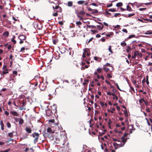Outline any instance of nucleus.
I'll use <instances>...</instances> for the list:
<instances>
[{
	"label": "nucleus",
	"instance_id": "f257e3e1",
	"mask_svg": "<svg viewBox=\"0 0 152 152\" xmlns=\"http://www.w3.org/2000/svg\"><path fill=\"white\" fill-rule=\"evenodd\" d=\"M52 110L48 109L46 110V115L47 116H49L51 115L52 113V111L53 112L56 111L57 106L54 104L53 106L51 107Z\"/></svg>",
	"mask_w": 152,
	"mask_h": 152
},
{
	"label": "nucleus",
	"instance_id": "f03ea898",
	"mask_svg": "<svg viewBox=\"0 0 152 152\" xmlns=\"http://www.w3.org/2000/svg\"><path fill=\"white\" fill-rule=\"evenodd\" d=\"M32 136L35 138L34 139V143L37 142L38 141V140L39 137V134L37 132H34L32 134Z\"/></svg>",
	"mask_w": 152,
	"mask_h": 152
},
{
	"label": "nucleus",
	"instance_id": "7ed1b4c3",
	"mask_svg": "<svg viewBox=\"0 0 152 152\" xmlns=\"http://www.w3.org/2000/svg\"><path fill=\"white\" fill-rule=\"evenodd\" d=\"M43 134V136L45 137H48L50 140H54V137L52 134H49L47 133L46 132H44L42 133Z\"/></svg>",
	"mask_w": 152,
	"mask_h": 152
},
{
	"label": "nucleus",
	"instance_id": "20e7f679",
	"mask_svg": "<svg viewBox=\"0 0 152 152\" xmlns=\"http://www.w3.org/2000/svg\"><path fill=\"white\" fill-rule=\"evenodd\" d=\"M113 144L115 149H117L123 146H122L123 143H122L121 141V143L120 142H118V143L115 142L113 143Z\"/></svg>",
	"mask_w": 152,
	"mask_h": 152
},
{
	"label": "nucleus",
	"instance_id": "39448f33",
	"mask_svg": "<svg viewBox=\"0 0 152 152\" xmlns=\"http://www.w3.org/2000/svg\"><path fill=\"white\" fill-rule=\"evenodd\" d=\"M39 87L40 89L42 91L44 90L46 88V86L43 83H40V84L39 85Z\"/></svg>",
	"mask_w": 152,
	"mask_h": 152
},
{
	"label": "nucleus",
	"instance_id": "423d86ee",
	"mask_svg": "<svg viewBox=\"0 0 152 152\" xmlns=\"http://www.w3.org/2000/svg\"><path fill=\"white\" fill-rule=\"evenodd\" d=\"M103 69L106 72H107L108 73L111 72L113 70V68L111 69V70H110L109 68L107 67H103Z\"/></svg>",
	"mask_w": 152,
	"mask_h": 152
},
{
	"label": "nucleus",
	"instance_id": "0eeeda50",
	"mask_svg": "<svg viewBox=\"0 0 152 152\" xmlns=\"http://www.w3.org/2000/svg\"><path fill=\"white\" fill-rule=\"evenodd\" d=\"M121 141L123 143V145H122V146H124V144L125 143V142L127 141V139L125 138L124 137H122L121 138Z\"/></svg>",
	"mask_w": 152,
	"mask_h": 152
},
{
	"label": "nucleus",
	"instance_id": "6e6552de",
	"mask_svg": "<svg viewBox=\"0 0 152 152\" xmlns=\"http://www.w3.org/2000/svg\"><path fill=\"white\" fill-rule=\"evenodd\" d=\"M55 9L56 10H57L58 9H59V10H57L56 11L57 12H61L62 11V9L61 7H59V6H56L55 7Z\"/></svg>",
	"mask_w": 152,
	"mask_h": 152
},
{
	"label": "nucleus",
	"instance_id": "1a4fd4ad",
	"mask_svg": "<svg viewBox=\"0 0 152 152\" xmlns=\"http://www.w3.org/2000/svg\"><path fill=\"white\" fill-rule=\"evenodd\" d=\"M135 15L134 13H132L131 14H129L128 15L126 14H122V15L125 17L128 18V17H130L131 16H133Z\"/></svg>",
	"mask_w": 152,
	"mask_h": 152
},
{
	"label": "nucleus",
	"instance_id": "9d476101",
	"mask_svg": "<svg viewBox=\"0 0 152 152\" xmlns=\"http://www.w3.org/2000/svg\"><path fill=\"white\" fill-rule=\"evenodd\" d=\"M19 38L20 40H24L26 39V37L23 35H21L18 37Z\"/></svg>",
	"mask_w": 152,
	"mask_h": 152
},
{
	"label": "nucleus",
	"instance_id": "9b49d317",
	"mask_svg": "<svg viewBox=\"0 0 152 152\" xmlns=\"http://www.w3.org/2000/svg\"><path fill=\"white\" fill-rule=\"evenodd\" d=\"M26 131L28 133H31L32 130L30 127H26L25 129Z\"/></svg>",
	"mask_w": 152,
	"mask_h": 152
},
{
	"label": "nucleus",
	"instance_id": "f8f14e48",
	"mask_svg": "<svg viewBox=\"0 0 152 152\" xmlns=\"http://www.w3.org/2000/svg\"><path fill=\"white\" fill-rule=\"evenodd\" d=\"M105 15L107 16V17H109V16H111V14L109 12H108V9H107L105 12Z\"/></svg>",
	"mask_w": 152,
	"mask_h": 152
},
{
	"label": "nucleus",
	"instance_id": "ddd939ff",
	"mask_svg": "<svg viewBox=\"0 0 152 152\" xmlns=\"http://www.w3.org/2000/svg\"><path fill=\"white\" fill-rule=\"evenodd\" d=\"M10 113L15 116H19V114L16 111H11L10 112Z\"/></svg>",
	"mask_w": 152,
	"mask_h": 152
},
{
	"label": "nucleus",
	"instance_id": "4468645a",
	"mask_svg": "<svg viewBox=\"0 0 152 152\" xmlns=\"http://www.w3.org/2000/svg\"><path fill=\"white\" fill-rule=\"evenodd\" d=\"M47 133H48V134H52V133H54L53 131L52 130L51 128L49 127L47 129Z\"/></svg>",
	"mask_w": 152,
	"mask_h": 152
},
{
	"label": "nucleus",
	"instance_id": "2eb2a0df",
	"mask_svg": "<svg viewBox=\"0 0 152 152\" xmlns=\"http://www.w3.org/2000/svg\"><path fill=\"white\" fill-rule=\"evenodd\" d=\"M0 124L1 125V129L2 130H4V124L2 121H0Z\"/></svg>",
	"mask_w": 152,
	"mask_h": 152
},
{
	"label": "nucleus",
	"instance_id": "dca6fc26",
	"mask_svg": "<svg viewBox=\"0 0 152 152\" xmlns=\"http://www.w3.org/2000/svg\"><path fill=\"white\" fill-rule=\"evenodd\" d=\"M76 24L77 26H78V27L79 28H80V25L82 24V23L80 21H77L76 22Z\"/></svg>",
	"mask_w": 152,
	"mask_h": 152
},
{
	"label": "nucleus",
	"instance_id": "f3484780",
	"mask_svg": "<svg viewBox=\"0 0 152 152\" xmlns=\"http://www.w3.org/2000/svg\"><path fill=\"white\" fill-rule=\"evenodd\" d=\"M9 35V32L8 31H6L3 33V35L4 37H8Z\"/></svg>",
	"mask_w": 152,
	"mask_h": 152
},
{
	"label": "nucleus",
	"instance_id": "a211bd4d",
	"mask_svg": "<svg viewBox=\"0 0 152 152\" xmlns=\"http://www.w3.org/2000/svg\"><path fill=\"white\" fill-rule=\"evenodd\" d=\"M137 55V51H135L134 52L133 54V56H132V58L133 59H135L136 57V56Z\"/></svg>",
	"mask_w": 152,
	"mask_h": 152
},
{
	"label": "nucleus",
	"instance_id": "6ab92c4d",
	"mask_svg": "<svg viewBox=\"0 0 152 152\" xmlns=\"http://www.w3.org/2000/svg\"><path fill=\"white\" fill-rule=\"evenodd\" d=\"M97 27L99 28V30H102L104 27V26L103 24H102V25H97Z\"/></svg>",
	"mask_w": 152,
	"mask_h": 152
},
{
	"label": "nucleus",
	"instance_id": "aec40b11",
	"mask_svg": "<svg viewBox=\"0 0 152 152\" xmlns=\"http://www.w3.org/2000/svg\"><path fill=\"white\" fill-rule=\"evenodd\" d=\"M98 12V11L96 9H93V10L91 12L92 14H96Z\"/></svg>",
	"mask_w": 152,
	"mask_h": 152
},
{
	"label": "nucleus",
	"instance_id": "412c9836",
	"mask_svg": "<svg viewBox=\"0 0 152 152\" xmlns=\"http://www.w3.org/2000/svg\"><path fill=\"white\" fill-rule=\"evenodd\" d=\"M108 10L109 12H115L116 11V10L115 8L110 9H108Z\"/></svg>",
	"mask_w": 152,
	"mask_h": 152
},
{
	"label": "nucleus",
	"instance_id": "4be33fe9",
	"mask_svg": "<svg viewBox=\"0 0 152 152\" xmlns=\"http://www.w3.org/2000/svg\"><path fill=\"white\" fill-rule=\"evenodd\" d=\"M131 50V47L129 46H128L127 47V48L126 50V51L127 53L130 52Z\"/></svg>",
	"mask_w": 152,
	"mask_h": 152
},
{
	"label": "nucleus",
	"instance_id": "5701e85b",
	"mask_svg": "<svg viewBox=\"0 0 152 152\" xmlns=\"http://www.w3.org/2000/svg\"><path fill=\"white\" fill-rule=\"evenodd\" d=\"M126 9L128 11H132V8L129 6V5H127V8Z\"/></svg>",
	"mask_w": 152,
	"mask_h": 152
},
{
	"label": "nucleus",
	"instance_id": "b1692460",
	"mask_svg": "<svg viewBox=\"0 0 152 152\" xmlns=\"http://www.w3.org/2000/svg\"><path fill=\"white\" fill-rule=\"evenodd\" d=\"M145 101V99H144L143 98H141L139 100V102L140 103V104L142 105V102H144Z\"/></svg>",
	"mask_w": 152,
	"mask_h": 152
},
{
	"label": "nucleus",
	"instance_id": "393cba45",
	"mask_svg": "<svg viewBox=\"0 0 152 152\" xmlns=\"http://www.w3.org/2000/svg\"><path fill=\"white\" fill-rule=\"evenodd\" d=\"M2 69L4 71H8V68H7V66L6 65H4L3 66Z\"/></svg>",
	"mask_w": 152,
	"mask_h": 152
},
{
	"label": "nucleus",
	"instance_id": "a878e982",
	"mask_svg": "<svg viewBox=\"0 0 152 152\" xmlns=\"http://www.w3.org/2000/svg\"><path fill=\"white\" fill-rule=\"evenodd\" d=\"M24 121L22 118H20L19 120V123L20 125H22Z\"/></svg>",
	"mask_w": 152,
	"mask_h": 152
},
{
	"label": "nucleus",
	"instance_id": "bb28decb",
	"mask_svg": "<svg viewBox=\"0 0 152 152\" xmlns=\"http://www.w3.org/2000/svg\"><path fill=\"white\" fill-rule=\"evenodd\" d=\"M123 5L122 3L121 2H119L117 3L116 4V6L117 7H120L122 6Z\"/></svg>",
	"mask_w": 152,
	"mask_h": 152
},
{
	"label": "nucleus",
	"instance_id": "cd10ccee",
	"mask_svg": "<svg viewBox=\"0 0 152 152\" xmlns=\"http://www.w3.org/2000/svg\"><path fill=\"white\" fill-rule=\"evenodd\" d=\"M108 50H109V52L111 54L113 53V52L112 51V50L111 46V45H110L109 46V48H108Z\"/></svg>",
	"mask_w": 152,
	"mask_h": 152
},
{
	"label": "nucleus",
	"instance_id": "c85d7f7f",
	"mask_svg": "<svg viewBox=\"0 0 152 152\" xmlns=\"http://www.w3.org/2000/svg\"><path fill=\"white\" fill-rule=\"evenodd\" d=\"M88 67V66L87 65H85V66H82L81 67V69L84 70L86 68H87Z\"/></svg>",
	"mask_w": 152,
	"mask_h": 152
},
{
	"label": "nucleus",
	"instance_id": "c756f323",
	"mask_svg": "<svg viewBox=\"0 0 152 152\" xmlns=\"http://www.w3.org/2000/svg\"><path fill=\"white\" fill-rule=\"evenodd\" d=\"M102 71V69L101 68H99L97 69V71L99 73H101Z\"/></svg>",
	"mask_w": 152,
	"mask_h": 152
},
{
	"label": "nucleus",
	"instance_id": "7c9ffc66",
	"mask_svg": "<svg viewBox=\"0 0 152 152\" xmlns=\"http://www.w3.org/2000/svg\"><path fill=\"white\" fill-rule=\"evenodd\" d=\"M58 40L57 39H53V42L54 44L56 45L57 43L58 42Z\"/></svg>",
	"mask_w": 152,
	"mask_h": 152
},
{
	"label": "nucleus",
	"instance_id": "2f4dec72",
	"mask_svg": "<svg viewBox=\"0 0 152 152\" xmlns=\"http://www.w3.org/2000/svg\"><path fill=\"white\" fill-rule=\"evenodd\" d=\"M121 45L123 47H124L126 45V43L125 42H122L121 43Z\"/></svg>",
	"mask_w": 152,
	"mask_h": 152
},
{
	"label": "nucleus",
	"instance_id": "473e14b6",
	"mask_svg": "<svg viewBox=\"0 0 152 152\" xmlns=\"http://www.w3.org/2000/svg\"><path fill=\"white\" fill-rule=\"evenodd\" d=\"M87 27L89 28H95L96 27V26H95L91 25H87Z\"/></svg>",
	"mask_w": 152,
	"mask_h": 152
},
{
	"label": "nucleus",
	"instance_id": "72a5a7b5",
	"mask_svg": "<svg viewBox=\"0 0 152 152\" xmlns=\"http://www.w3.org/2000/svg\"><path fill=\"white\" fill-rule=\"evenodd\" d=\"M146 82L147 85H148L149 84V82L148 81V75L146 76Z\"/></svg>",
	"mask_w": 152,
	"mask_h": 152
},
{
	"label": "nucleus",
	"instance_id": "f704fd0d",
	"mask_svg": "<svg viewBox=\"0 0 152 152\" xmlns=\"http://www.w3.org/2000/svg\"><path fill=\"white\" fill-rule=\"evenodd\" d=\"M72 1H69L68 2V5L69 7H71L72 5Z\"/></svg>",
	"mask_w": 152,
	"mask_h": 152
},
{
	"label": "nucleus",
	"instance_id": "c9c22d12",
	"mask_svg": "<svg viewBox=\"0 0 152 152\" xmlns=\"http://www.w3.org/2000/svg\"><path fill=\"white\" fill-rule=\"evenodd\" d=\"M8 73L9 72L8 71H4V70H3V71H2V74L3 75H4L7 74H8Z\"/></svg>",
	"mask_w": 152,
	"mask_h": 152
},
{
	"label": "nucleus",
	"instance_id": "e433bc0d",
	"mask_svg": "<svg viewBox=\"0 0 152 152\" xmlns=\"http://www.w3.org/2000/svg\"><path fill=\"white\" fill-rule=\"evenodd\" d=\"M104 66H108L110 67H112L113 68V67L109 63H107L106 64L104 65Z\"/></svg>",
	"mask_w": 152,
	"mask_h": 152
},
{
	"label": "nucleus",
	"instance_id": "4c0bfd02",
	"mask_svg": "<svg viewBox=\"0 0 152 152\" xmlns=\"http://www.w3.org/2000/svg\"><path fill=\"white\" fill-rule=\"evenodd\" d=\"M84 1H78L77 3L79 4H82L84 3Z\"/></svg>",
	"mask_w": 152,
	"mask_h": 152
},
{
	"label": "nucleus",
	"instance_id": "58836bf2",
	"mask_svg": "<svg viewBox=\"0 0 152 152\" xmlns=\"http://www.w3.org/2000/svg\"><path fill=\"white\" fill-rule=\"evenodd\" d=\"M112 123V121H111L110 119H109L108 121V125L109 126V127L110 128V125Z\"/></svg>",
	"mask_w": 152,
	"mask_h": 152
},
{
	"label": "nucleus",
	"instance_id": "ea45409f",
	"mask_svg": "<svg viewBox=\"0 0 152 152\" xmlns=\"http://www.w3.org/2000/svg\"><path fill=\"white\" fill-rule=\"evenodd\" d=\"M143 19L145 20L148 21L152 23V20H151V19H148V18H145V19L143 18Z\"/></svg>",
	"mask_w": 152,
	"mask_h": 152
},
{
	"label": "nucleus",
	"instance_id": "a19ab883",
	"mask_svg": "<svg viewBox=\"0 0 152 152\" xmlns=\"http://www.w3.org/2000/svg\"><path fill=\"white\" fill-rule=\"evenodd\" d=\"M145 34H152V32L150 31H147V32L145 33Z\"/></svg>",
	"mask_w": 152,
	"mask_h": 152
},
{
	"label": "nucleus",
	"instance_id": "79ce46f5",
	"mask_svg": "<svg viewBox=\"0 0 152 152\" xmlns=\"http://www.w3.org/2000/svg\"><path fill=\"white\" fill-rule=\"evenodd\" d=\"M113 33L112 32H111L109 34H108L106 35V36L107 37H110L111 35H113Z\"/></svg>",
	"mask_w": 152,
	"mask_h": 152
},
{
	"label": "nucleus",
	"instance_id": "37998d69",
	"mask_svg": "<svg viewBox=\"0 0 152 152\" xmlns=\"http://www.w3.org/2000/svg\"><path fill=\"white\" fill-rule=\"evenodd\" d=\"M85 12L83 10L80 11L79 12V14L82 15H83L85 14Z\"/></svg>",
	"mask_w": 152,
	"mask_h": 152
},
{
	"label": "nucleus",
	"instance_id": "c03bdc74",
	"mask_svg": "<svg viewBox=\"0 0 152 152\" xmlns=\"http://www.w3.org/2000/svg\"><path fill=\"white\" fill-rule=\"evenodd\" d=\"M111 95L113 96H115L116 97V100H117L118 99V97L116 96L115 94L114 93H112Z\"/></svg>",
	"mask_w": 152,
	"mask_h": 152
},
{
	"label": "nucleus",
	"instance_id": "a18cd8bd",
	"mask_svg": "<svg viewBox=\"0 0 152 152\" xmlns=\"http://www.w3.org/2000/svg\"><path fill=\"white\" fill-rule=\"evenodd\" d=\"M135 37V35H129V37H128V38L129 39H131L133 37Z\"/></svg>",
	"mask_w": 152,
	"mask_h": 152
},
{
	"label": "nucleus",
	"instance_id": "49530a36",
	"mask_svg": "<svg viewBox=\"0 0 152 152\" xmlns=\"http://www.w3.org/2000/svg\"><path fill=\"white\" fill-rule=\"evenodd\" d=\"M7 126L8 128H10L11 127V124L9 122H7Z\"/></svg>",
	"mask_w": 152,
	"mask_h": 152
},
{
	"label": "nucleus",
	"instance_id": "de8ad7c7",
	"mask_svg": "<svg viewBox=\"0 0 152 152\" xmlns=\"http://www.w3.org/2000/svg\"><path fill=\"white\" fill-rule=\"evenodd\" d=\"M121 15V14L120 13H115L114 15V17H118V16L119 15Z\"/></svg>",
	"mask_w": 152,
	"mask_h": 152
},
{
	"label": "nucleus",
	"instance_id": "09e8293b",
	"mask_svg": "<svg viewBox=\"0 0 152 152\" xmlns=\"http://www.w3.org/2000/svg\"><path fill=\"white\" fill-rule=\"evenodd\" d=\"M107 77L108 79H110L112 78V76L109 73L107 75Z\"/></svg>",
	"mask_w": 152,
	"mask_h": 152
},
{
	"label": "nucleus",
	"instance_id": "8fccbe9b",
	"mask_svg": "<svg viewBox=\"0 0 152 152\" xmlns=\"http://www.w3.org/2000/svg\"><path fill=\"white\" fill-rule=\"evenodd\" d=\"M25 48L24 47H22L21 48L20 52H24L25 50Z\"/></svg>",
	"mask_w": 152,
	"mask_h": 152
},
{
	"label": "nucleus",
	"instance_id": "3c124183",
	"mask_svg": "<svg viewBox=\"0 0 152 152\" xmlns=\"http://www.w3.org/2000/svg\"><path fill=\"white\" fill-rule=\"evenodd\" d=\"M54 122H55V120L54 119H51V120H49V123H54Z\"/></svg>",
	"mask_w": 152,
	"mask_h": 152
},
{
	"label": "nucleus",
	"instance_id": "603ef678",
	"mask_svg": "<svg viewBox=\"0 0 152 152\" xmlns=\"http://www.w3.org/2000/svg\"><path fill=\"white\" fill-rule=\"evenodd\" d=\"M13 132H10L8 134V135L11 137H12L13 136Z\"/></svg>",
	"mask_w": 152,
	"mask_h": 152
},
{
	"label": "nucleus",
	"instance_id": "864d4df0",
	"mask_svg": "<svg viewBox=\"0 0 152 152\" xmlns=\"http://www.w3.org/2000/svg\"><path fill=\"white\" fill-rule=\"evenodd\" d=\"M146 110L147 112H150L151 110L148 107H146Z\"/></svg>",
	"mask_w": 152,
	"mask_h": 152
},
{
	"label": "nucleus",
	"instance_id": "5fc2aeb1",
	"mask_svg": "<svg viewBox=\"0 0 152 152\" xmlns=\"http://www.w3.org/2000/svg\"><path fill=\"white\" fill-rule=\"evenodd\" d=\"M137 55L140 57L142 56V54L141 53H139L138 51H137Z\"/></svg>",
	"mask_w": 152,
	"mask_h": 152
},
{
	"label": "nucleus",
	"instance_id": "6e6d98bb",
	"mask_svg": "<svg viewBox=\"0 0 152 152\" xmlns=\"http://www.w3.org/2000/svg\"><path fill=\"white\" fill-rule=\"evenodd\" d=\"M4 114L6 115L7 116H8L9 115V113L7 111H5L4 112Z\"/></svg>",
	"mask_w": 152,
	"mask_h": 152
},
{
	"label": "nucleus",
	"instance_id": "4d7b16f0",
	"mask_svg": "<svg viewBox=\"0 0 152 152\" xmlns=\"http://www.w3.org/2000/svg\"><path fill=\"white\" fill-rule=\"evenodd\" d=\"M11 41L13 42L14 44H15L16 42V41L13 39H12Z\"/></svg>",
	"mask_w": 152,
	"mask_h": 152
},
{
	"label": "nucleus",
	"instance_id": "13d9d810",
	"mask_svg": "<svg viewBox=\"0 0 152 152\" xmlns=\"http://www.w3.org/2000/svg\"><path fill=\"white\" fill-rule=\"evenodd\" d=\"M10 150V149H8L4 151H1L0 152H8Z\"/></svg>",
	"mask_w": 152,
	"mask_h": 152
},
{
	"label": "nucleus",
	"instance_id": "bf43d9fd",
	"mask_svg": "<svg viewBox=\"0 0 152 152\" xmlns=\"http://www.w3.org/2000/svg\"><path fill=\"white\" fill-rule=\"evenodd\" d=\"M57 12H56V13H53V16H55V17L57 16V15H58V14Z\"/></svg>",
	"mask_w": 152,
	"mask_h": 152
},
{
	"label": "nucleus",
	"instance_id": "052dcab7",
	"mask_svg": "<svg viewBox=\"0 0 152 152\" xmlns=\"http://www.w3.org/2000/svg\"><path fill=\"white\" fill-rule=\"evenodd\" d=\"M12 19L15 21H17L18 20L16 18H15L13 16L12 18Z\"/></svg>",
	"mask_w": 152,
	"mask_h": 152
},
{
	"label": "nucleus",
	"instance_id": "680f3d73",
	"mask_svg": "<svg viewBox=\"0 0 152 152\" xmlns=\"http://www.w3.org/2000/svg\"><path fill=\"white\" fill-rule=\"evenodd\" d=\"M89 5H92L93 6H96V7L97 6V5L96 4L94 3H93L91 4H90Z\"/></svg>",
	"mask_w": 152,
	"mask_h": 152
},
{
	"label": "nucleus",
	"instance_id": "e2e57ef3",
	"mask_svg": "<svg viewBox=\"0 0 152 152\" xmlns=\"http://www.w3.org/2000/svg\"><path fill=\"white\" fill-rule=\"evenodd\" d=\"M144 103H145V104L146 105H148V102L146 100H145V101L144 102Z\"/></svg>",
	"mask_w": 152,
	"mask_h": 152
},
{
	"label": "nucleus",
	"instance_id": "0e129e2a",
	"mask_svg": "<svg viewBox=\"0 0 152 152\" xmlns=\"http://www.w3.org/2000/svg\"><path fill=\"white\" fill-rule=\"evenodd\" d=\"M112 5H113V4L112 3H111L110 4L107 5V7H112Z\"/></svg>",
	"mask_w": 152,
	"mask_h": 152
},
{
	"label": "nucleus",
	"instance_id": "69168bd1",
	"mask_svg": "<svg viewBox=\"0 0 152 152\" xmlns=\"http://www.w3.org/2000/svg\"><path fill=\"white\" fill-rule=\"evenodd\" d=\"M100 105L102 107H104V104L103 102H100Z\"/></svg>",
	"mask_w": 152,
	"mask_h": 152
},
{
	"label": "nucleus",
	"instance_id": "338daca9",
	"mask_svg": "<svg viewBox=\"0 0 152 152\" xmlns=\"http://www.w3.org/2000/svg\"><path fill=\"white\" fill-rule=\"evenodd\" d=\"M122 31L123 32H124L126 33H127V32H128V31H127V30L126 29H123L122 30Z\"/></svg>",
	"mask_w": 152,
	"mask_h": 152
},
{
	"label": "nucleus",
	"instance_id": "774afa93",
	"mask_svg": "<svg viewBox=\"0 0 152 152\" xmlns=\"http://www.w3.org/2000/svg\"><path fill=\"white\" fill-rule=\"evenodd\" d=\"M86 53H83V54L82 57L83 58H84L86 57Z\"/></svg>",
	"mask_w": 152,
	"mask_h": 152
}]
</instances>
